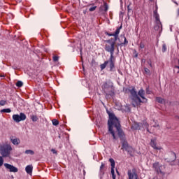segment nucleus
I'll return each instance as SVG.
<instances>
[{"label":"nucleus","mask_w":179,"mask_h":179,"mask_svg":"<svg viewBox=\"0 0 179 179\" xmlns=\"http://www.w3.org/2000/svg\"><path fill=\"white\" fill-rule=\"evenodd\" d=\"M52 125H54L55 127H57V125L59 124V121H58V120L57 119H53L52 120Z\"/></svg>","instance_id":"28"},{"label":"nucleus","mask_w":179,"mask_h":179,"mask_svg":"<svg viewBox=\"0 0 179 179\" xmlns=\"http://www.w3.org/2000/svg\"><path fill=\"white\" fill-rule=\"evenodd\" d=\"M51 152H52V153H54V155H57V150H55V149H52Z\"/></svg>","instance_id":"46"},{"label":"nucleus","mask_w":179,"mask_h":179,"mask_svg":"<svg viewBox=\"0 0 179 179\" xmlns=\"http://www.w3.org/2000/svg\"><path fill=\"white\" fill-rule=\"evenodd\" d=\"M174 3H176V5L178 6V3H177V1H174Z\"/></svg>","instance_id":"52"},{"label":"nucleus","mask_w":179,"mask_h":179,"mask_svg":"<svg viewBox=\"0 0 179 179\" xmlns=\"http://www.w3.org/2000/svg\"><path fill=\"white\" fill-rule=\"evenodd\" d=\"M26 173L27 174H31L33 173V166L32 165H28L25 168Z\"/></svg>","instance_id":"19"},{"label":"nucleus","mask_w":179,"mask_h":179,"mask_svg":"<svg viewBox=\"0 0 179 179\" xmlns=\"http://www.w3.org/2000/svg\"><path fill=\"white\" fill-rule=\"evenodd\" d=\"M132 171H133V173H134L135 179H139V178L138 177V173H136V169H133Z\"/></svg>","instance_id":"36"},{"label":"nucleus","mask_w":179,"mask_h":179,"mask_svg":"<svg viewBox=\"0 0 179 179\" xmlns=\"http://www.w3.org/2000/svg\"><path fill=\"white\" fill-rule=\"evenodd\" d=\"M113 38L106 41L108 44L105 45V50L110 52L111 58H114V51L115 50V41H113Z\"/></svg>","instance_id":"5"},{"label":"nucleus","mask_w":179,"mask_h":179,"mask_svg":"<svg viewBox=\"0 0 179 179\" xmlns=\"http://www.w3.org/2000/svg\"><path fill=\"white\" fill-rule=\"evenodd\" d=\"M126 152H127V153L130 155V156H131V157H133L134 156V148L131 147V146H129L128 148H127L126 150Z\"/></svg>","instance_id":"22"},{"label":"nucleus","mask_w":179,"mask_h":179,"mask_svg":"<svg viewBox=\"0 0 179 179\" xmlns=\"http://www.w3.org/2000/svg\"><path fill=\"white\" fill-rule=\"evenodd\" d=\"M134 57H135V58H138V53H136V54H135Z\"/></svg>","instance_id":"49"},{"label":"nucleus","mask_w":179,"mask_h":179,"mask_svg":"<svg viewBox=\"0 0 179 179\" xmlns=\"http://www.w3.org/2000/svg\"><path fill=\"white\" fill-rule=\"evenodd\" d=\"M127 176L129 177V179H134V177H135V173L133 171L129 169L127 171Z\"/></svg>","instance_id":"23"},{"label":"nucleus","mask_w":179,"mask_h":179,"mask_svg":"<svg viewBox=\"0 0 179 179\" xmlns=\"http://www.w3.org/2000/svg\"><path fill=\"white\" fill-rule=\"evenodd\" d=\"M178 164H179V159H178Z\"/></svg>","instance_id":"57"},{"label":"nucleus","mask_w":179,"mask_h":179,"mask_svg":"<svg viewBox=\"0 0 179 179\" xmlns=\"http://www.w3.org/2000/svg\"><path fill=\"white\" fill-rule=\"evenodd\" d=\"M121 110L123 113H129L131 111V108L129 107V106H128V104H127L122 106Z\"/></svg>","instance_id":"17"},{"label":"nucleus","mask_w":179,"mask_h":179,"mask_svg":"<svg viewBox=\"0 0 179 179\" xmlns=\"http://www.w3.org/2000/svg\"><path fill=\"white\" fill-rule=\"evenodd\" d=\"M148 65L150 66V68H152V60L151 59H150V60H148Z\"/></svg>","instance_id":"44"},{"label":"nucleus","mask_w":179,"mask_h":179,"mask_svg":"<svg viewBox=\"0 0 179 179\" xmlns=\"http://www.w3.org/2000/svg\"><path fill=\"white\" fill-rule=\"evenodd\" d=\"M16 86L17 87H22V86H23V82L19 80L16 83Z\"/></svg>","instance_id":"34"},{"label":"nucleus","mask_w":179,"mask_h":179,"mask_svg":"<svg viewBox=\"0 0 179 179\" xmlns=\"http://www.w3.org/2000/svg\"><path fill=\"white\" fill-rule=\"evenodd\" d=\"M154 128H160V126L159 125V124L157 123H155L154 125H153Z\"/></svg>","instance_id":"45"},{"label":"nucleus","mask_w":179,"mask_h":179,"mask_svg":"<svg viewBox=\"0 0 179 179\" xmlns=\"http://www.w3.org/2000/svg\"><path fill=\"white\" fill-rule=\"evenodd\" d=\"M162 167H163V165L160 164L158 162H156L152 164V168L157 174L164 175V173L162 171Z\"/></svg>","instance_id":"8"},{"label":"nucleus","mask_w":179,"mask_h":179,"mask_svg":"<svg viewBox=\"0 0 179 179\" xmlns=\"http://www.w3.org/2000/svg\"><path fill=\"white\" fill-rule=\"evenodd\" d=\"M162 52H166L167 51V45H166V43L162 45Z\"/></svg>","instance_id":"32"},{"label":"nucleus","mask_w":179,"mask_h":179,"mask_svg":"<svg viewBox=\"0 0 179 179\" xmlns=\"http://www.w3.org/2000/svg\"><path fill=\"white\" fill-rule=\"evenodd\" d=\"M156 101H157V103H159V104H164L166 103L164 99L159 96L156 97Z\"/></svg>","instance_id":"25"},{"label":"nucleus","mask_w":179,"mask_h":179,"mask_svg":"<svg viewBox=\"0 0 179 179\" xmlns=\"http://www.w3.org/2000/svg\"><path fill=\"white\" fill-rule=\"evenodd\" d=\"M120 37L122 40H124V42L117 43V46L124 47V45H128V40H127V38L125 37V36H121Z\"/></svg>","instance_id":"14"},{"label":"nucleus","mask_w":179,"mask_h":179,"mask_svg":"<svg viewBox=\"0 0 179 179\" xmlns=\"http://www.w3.org/2000/svg\"><path fill=\"white\" fill-rule=\"evenodd\" d=\"M114 57H110L108 61L110 72H115V62H114Z\"/></svg>","instance_id":"11"},{"label":"nucleus","mask_w":179,"mask_h":179,"mask_svg":"<svg viewBox=\"0 0 179 179\" xmlns=\"http://www.w3.org/2000/svg\"><path fill=\"white\" fill-rule=\"evenodd\" d=\"M1 113H12V110L10 108H6V109H2L0 111Z\"/></svg>","instance_id":"31"},{"label":"nucleus","mask_w":179,"mask_h":179,"mask_svg":"<svg viewBox=\"0 0 179 179\" xmlns=\"http://www.w3.org/2000/svg\"><path fill=\"white\" fill-rule=\"evenodd\" d=\"M109 162L110 163L111 169H115V161L113 158L109 159Z\"/></svg>","instance_id":"26"},{"label":"nucleus","mask_w":179,"mask_h":179,"mask_svg":"<svg viewBox=\"0 0 179 179\" xmlns=\"http://www.w3.org/2000/svg\"><path fill=\"white\" fill-rule=\"evenodd\" d=\"M19 1V2H22V0H18Z\"/></svg>","instance_id":"55"},{"label":"nucleus","mask_w":179,"mask_h":179,"mask_svg":"<svg viewBox=\"0 0 179 179\" xmlns=\"http://www.w3.org/2000/svg\"><path fill=\"white\" fill-rule=\"evenodd\" d=\"M110 173L112 174V178L115 179L116 176H115V172L114 169H111Z\"/></svg>","instance_id":"35"},{"label":"nucleus","mask_w":179,"mask_h":179,"mask_svg":"<svg viewBox=\"0 0 179 179\" xmlns=\"http://www.w3.org/2000/svg\"><path fill=\"white\" fill-rule=\"evenodd\" d=\"M144 71H145V75H148L149 76H150V70H149V69L145 67Z\"/></svg>","instance_id":"33"},{"label":"nucleus","mask_w":179,"mask_h":179,"mask_svg":"<svg viewBox=\"0 0 179 179\" xmlns=\"http://www.w3.org/2000/svg\"><path fill=\"white\" fill-rule=\"evenodd\" d=\"M131 129H134L135 131L141 129V124H139V123H134L131 126Z\"/></svg>","instance_id":"24"},{"label":"nucleus","mask_w":179,"mask_h":179,"mask_svg":"<svg viewBox=\"0 0 179 179\" xmlns=\"http://www.w3.org/2000/svg\"><path fill=\"white\" fill-rule=\"evenodd\" d=\"M26 118V115L23 113H20V115L16 114L13 115V121L17 123L20 122V121H24Z\"/></svg>","instance_id":"7"},{"label":"nucleus","mask_w":179,"mask_h":179,"mask_svg":"<svg viewBox=\"0 0 179 179\" xmlns=\"http://www.w3.org/2000/svg\"><path fill=\"white\" fill-rule=\"evenodd\" d=\"M108 132L112 135L113 139H117V136H115V132L113 129L114 127L116 128L117 136H119L120 141H124V139H125V133H124V131L122 129H121V124L120 123V120L117 117H115L114 113H108Z\"/></svg>","instance_id":"1"},{"label":"nucleus","mask_w":179,"mask_h":179,"mask_svg":"<svg viewBox=\"0 0 179 179\" xmlns=\"http://www.w3.org/2000/svg\"><path fill=\"white\" fill-rule=\"evenodd\" d=\"M4 167H6V170H8L10 173H17V171H19L17 168L8 163L4 164Z\"/></svg>","instance_id":"10"},{"label":"nucleus","mask_w":179,"mask_h":179,"mask_svg":"<svg viewBox=\"0 0 179 179\" xmlns=\"http://www.w3.org/2000/svg\"><path fill=\"white\" fill-rule=\"evenodd\" d=\"M5 105H6V101L1 100L0 101V106H5Z\"/></svg>","instance_id":"39"},{"label":"nucleus","mask_w":179,"mask_h":179,"mask_svg":"<svg viewBox=\"0 0 179 179\" xmlns=\"http://www.w3.org/2000/svg\"><path fill=\"white\" fill-rule=\"evenodd\" d=\"M116 173H117V176H120V172L117 169H116Z\"/></svg>","instance_id":"50"},{"label":"nucleus","mask_w":179,"mask_h":179,"mask_svg":"<svg viewBox=\"0 0 179 179\" xmlns=\"http://www.w3.org/2000/svg\"><path fill=\"white\" fill-rule=\"evenodd\" d=\"M58 59H59V57L58 56H53L54 62H57Z\"/></svg>","instance_id":"40"},{"label":"nucleus","mask_w":179,"mask_h":179,"mask_svg":"<svg viewBox=\"0 0 179 179\" xmlns=\"http://www.w3.org/2000/svg\"><path fill=\"white\" fill-rule=\"evenodd\" d=\"M97 8V6H93V7H91L90 8V12H93L94 10H96V8Z\"/></svg>","instance_id":"41"},{"label":"nucleus","mask_w":179,"mask_h":179,"mask_svg":"<svg viewBox=\"0 0 179 179\" xmlns=\"http://www.w3.org/2000/svg\"><path fill=\"white\" fill-rule=\"evenodd\" d=\"M144 125H145V128H149V124L145 122V123H144Z\"/></svg>","instance_id":"47"},{"label":"nucleus","mask_w":179,"mask_h":179,"mask_svg":"<svg viewBox=\"0 0 179 179\" xmlns=\"http://www.w3.org/2000/svg\"><path fill=\"white\" fill-rule=\"evenodd\" d=\"M10 141L13 145H17L19 143H20V139L17 138L10 137Z\"/></svg>","instance_id":"18"},{"label":"nucleus","mask_w":179,"mask_h":179,"mask_svg":"<svg viewBox=\"0 0 179 179\" xmlns=\"http://www.w3.org/2000/svg\"><path fill=\"white\" fill-rule=\"evenodd\" d=\"M162 22H156V25L155 26L154 29L155 30H156L157 31H159V30H162Z\"/></svg>","instance_id":"21"},{"label":"nucleus","mask_w":179,"mask_h":179,"mask_svg":"<svg viewBox=\"0 0 179 179\" xmlns=\"http://www.w3.org/2000/svg\"><path fill=\"white\" fill-rule=\"evenodd\" d=\"M152 93V91L149 89V87L146 88V94H150Z\"/></svg>","instance_id":"42"},{"label":"nucleus","mask_w":179,"mask_h":179,"mask_svg":"<svg viewBox=\"0 0 179 179\" xmlns=\"http://www.w3.org/2000/svg\"><path fill=\"white\" fill-rule=\"evenodd\" d=\"M137 94L141 98H142L143 101L141 103H146V101H148V99H146V97H145V92L143 88H141L140 90H138Z\"/></svg>","instance_id":"12"},{"label":"nucleus","mask_w":179,"mask_h":179,"mask_svg":"<svg viewBox=\"0 0 179 179\" xmlns=\"http://www.w3.org/2000/svg\"><path fill=\"white\" fill-rule=\"evenodd\" d=\"M141 62H145V60L143 59L141 60Z\"/></svg>","instance_id":"53"},{"label":"nucleus","mask_w":179,"mask_h":179,"mask_svg":"<svg viewBox=\"0 0 179 179\" xmlns=\"http://www.w3.org/2000/svg\"><path fill=\"white\" fill-rule=\"evenodd\" d=\"M122 142V149H124V150H126V149H128V148L130 146L128 144V141L125 140V138L124 140H121Z\"/></svg>","instance_id":"15"},{"label":"nucleus","mask_w":179,"mask_h":179,"mask_svg":"<svg viewBox=\"0 0 179 179\" xmlns=\"http://www.w3.org/2000/svg\"><path fill=\"white\" fill-rule=\"evenodd\" d=\"M128 91L131 94V104L133 107H138L141 103H142V99L138 96V92H136V89H135V87L131 86L129 87L128 89Z\"/></svg>","instance_id":"3"},{"label":"nucleus","mask_w":179,"mask_h":179,"mask_svg":"<svg viewBox=\"0 0 179 179\" xmlns=\"http://www.w3.org/2000/svg\"><path fill=\"white\" fill-rule=\"evenodd\" d=\"M178 65H179V59H178Z\"/></svg>","instance_id":"56"},{"label":"nucleus","mask_w":179,"mask_h":179,"mask_svg":"<svg viewBox=\"0 0 179 179\" xmlns=\"http://www.w3.org/2000/svg\"><path fill=\"white\" fill-rule=\"evenodd\" d=\"M139 47H140V48H141V49L145 48V45L143 44V43L141 42Z\"/></svg>","instance_id":"43"},{"label":"nucleus","mask_w":179,"mask_h":179,"mask_svg":"<svg viewBox=\"0 0 179 179\" xmlns=\"http://www.w3.org/2000/svg\"><path fill=\"white\" fill-rule=\"evenodd\" d=\"M31 119L33 122H36L38 120V117H37V115H31Z\"/></svg>","instance_id":"30"},{"label":"nucleus","mask_w":179,"mask_h":179,"mask_svg":"<svg viewBox=\"0 0 179 179\" xmlns=\"http://www.w3.org/2000/svg\"><path fill=\"white\" fill-rule=\"evenodd\" d=\"M1 166H3V157L0 156V167H1Z\"/></svg>","instance_id":"37"},{"label":"nucleus","mask_w":179,"mask_h":179,"mask_svg":"<svg viewBox=\"0 0 179 179\" xmlns=\"http://www.w3.org/2000/svg\"><path fill=\"white\" fill-rule=\"evenodd\" d=\"M102 90H103L106 94V99H109L110 96L113 97L115 94V92H114V84L110 80L103 83Z\"/></svg>","instance_id":"2"},{"label":"nucleus","mask_w":179,"mask_h":179,"mask_svg":"<svg viewBox=\"0 0 179 179\" xmlns=\"http://www.w3.org/2000/svg\"><path fill=\"white\" fill-rule=\"evenodd\" d=\"M12 150H13V149L9 144H3L0 145V154L1 157H10V152Z\"/></svg>","instance_id":"4"},{"label":"nucleus","mask_w":179,"mask_h":179,"mask_svg":"<svg viewBox=\"0 0 179 179\" xmlns=\"http://www.w3.org/2000/svg\"><path fill=\"white\" fill-rule=\"evenodd\" d=\"M146 129H147V131H148V132H150V131H149V127H146Z\"/></svg>","instance_id":"51"},{"label":"nucleus","mask_w":179,"mask_h":179,"mask_svg":"<svg viewBox=\"0 0 179 179\" xmlns=\"http://www.w3.org/2000/svg\"><path fill=\"white\" fill-rule=\"evenodd\" d=\"M25 155H31V156H33V155H34V151L31 150H27L24 152Z\"/></svg>","instance_id":"29"},{"label":"nucleus","mask_w":179,"mask_h":179,"mask_svg":"<svg viewBox=\"0 0 179 179\" xmlns=\"http://www.w3.org/2000/svg\"><path fill=\"white\" fill-rule=\"evenodd\" d=\"M108 11V4L107 2L103 1V5L99 7V12H103V13H107Z\"/></svg>","instance_id":"13"},{"label":"nucleus","mask_w":179,"mask_h":179,"mask_svg":"<svg viewBox=\"0 0 179 179\" xmlns=\"http://www.w3.org/2000/svg\"><path fill=\"white\" fill-rule=\"evenodd\" d=\"M121 29H122V24H121L120 27L117 28L115 33L110 34L108 32H106L105 34L106 36H108L109 37H112V36L115 37L114 38H113V41H117V40H120V38H118V34H120V31Z\"/></svg>","instance_id":"6"},{"label":"nucleus","mask_w":179,"mask_h":179,"mask_svg":"<svg viewBox=\"0 0 179 179\" xmlns=\"http://www.w3.org/2000/svg\"><path fill=\"white\" fill-rule=\"evenodd\" d=\"M150 146L153 148V149H155L156 150H161L162 147L157 146L156 143L155 142V140L152 139L150 142Z\"/></svg>","instance_id":"16"},{"label":"nucleus","mask_w":179,"mask_h":179,"mask_svg":"<svg viewBox=\"0 0 179 179\" xmlns=\"http://www.w3.org/2000/svg\"><path fill=\"white\" fill-rule=\"evenodd\" d=\"M104 166H105L104 163H101V165L100 166V171H101V173H103V174H104V172H103V169H104Z\"/></svg>","instance_id":"38"},{"label":"nucleus","mask_w":179,"mask_h":179,"mask_svg":"<svg viewBox=\"0 0 179 179\" xmlns=\"http://www.w3.org/2000/svg\"><path fill=\"white\" fill-rule=\"evenodd\" d=\"M134 54H138V52L135 50H134Z\"/></svg>","instance_id":"54"},{"label":"nucleus","mask_w":179,"mask_h":179,"mask_svg":"<svg viewBox=\"0 0 179 179\" xmlns=\"http://www.w3.org/2000/svg\"><path fill=\"white\" fill-rule=\"evenodd\" d=\"M166 156L168 157L166 158V160H167L169 163L174 162L177 159V155L173 151L168 152Z\"/></svg>","instance_id":"9"},{"label":"nucleus","mask_w":179,"mask_h":179,"mask_svg":"<svg viewBox=\"0 0 179 179\" xmlns=\"http://www.w3.org/2000/svg\"><path fill=\"white\" fill-rule=\"evenodd\" d=\"M108 65V61H105L103 64L100 65L101 71L106 69V67Z\"/></svg>","instance_id":"27"},{"label":"nucleus","mask_w":179,"mask_h":179,"mask_svg":"<svg viewBox=\"0 0 179 179\" xmlns=\"http://www.w3.org/2000/svg\"><path fill=\"white\" fill-rule=\"evenodd\" d=\"M127 10H128V12H129V10H131V8H129V5L127 6Z\"/></svg>","instance_id":"48"},{"label":"nucleus","mask_w":179,"mask_h":179,"mask_svg":"<svg viewBox=\"0 0 179 179\" xmlns=\"http://www.w3.org/2000/svg\"><path fill=\"white\" fill-rule=\"evenodd\" d=\"M154 17H155L156 23H160V16L157 13V10L154 11Z\"/></svg>","instance_id":"20"}]
</instances>
